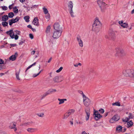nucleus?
<instances>
[{
    "label": "nucleus",
    "instance_id": "obj_1",
    "mask_svg": "<svg viewBox=\"0 0 134 134\" xmlns=\"http://www.w3.org/2000/svg\"><path fill=\"white\" fill-rule=\"evenodd\" d=\"M6 33L9 35L12 39H14L15 40H17L18 39V35L20 34L21 32L18 30H15L14 32L13 30H11L7 31Z\"/></svg>",
    "mask_w": 134,
    "mask_h": 134
},
{
    "label": "nucleus",
    "instance_id": "obj_2",
    "mask_svg": "<svg viewBox=\"0 0 134 134\" xmlns=\"http://www.w3.org/2000/svg\"><path fill=\"white\" fill-rule=\"evenodd\" d=\"M123 74L126 76L134 78V70L132 69L126 70L123 73Z\"/></svg>",
    "mask_w": 134,
    "mask_h": 134
},
{
    "label": "nucleus",
    "instance_id": "obj_3",
    "mask_svg": "<svg viewBox=\"0 0 134 134\" xmlns=\"http://www.w3.org/2000/svg\"><path fill=\"white\" fill-rule=\"evenodd\" d=\"M124 54V51L122 49L120 48H115V55L116 56H120Z\"/></svg>",
    "mask_w": 134,
    "mask_h": 134
},
{
    "label": "nucleus",
    "instance_id": "obj_4",
    "mask_svg": "<svg viewBox=\"0 0 134 134\" xmlns=\"http://www.w3.org/2000/svg\"><path fill=\"white\" fill-rule=\"evenodd\" d=\"M62 32V30H55L53 33V37L54 38H58L60 36Z\"/></svg>",
    "mask_w": 134,
    "mask_h": 134
},
{
    "label": "nucleus",
    "instance_id": "obj_5",
    "mask_svg": "<svg viewBox=\"0 0 134 134\" xmlns=\"http://www.w3.org/2000/svg\"><path fill=\"white\" fill-rule=\"evenodd\" d=\"M94 119L96 120H98L102 117V116L97 111L94 110Z\"/></svg>",
    "mask_w": 134,
    "mask_h": 134
},
{
    "label": "nucleus",
    "instance_id": "obj_6",
    "mask_svg": "<svg viewBox=\"0 0 134 134\" xmlns=\"http://www.w3.org/2000/svg\"><path fill=\"white\" fill-rule=\"evenodd\" d=\"M83 103L85 106L87 107L90 104V101L89 99L87 97L83 96Z\"/></svg>",
    "mask_w": 134,
    "mask_h": 134
},
{
    "label": "nucleus",
    "instance_id": "obj_7",
    "mask_svg": "<svg viewBox=\"0 0 134 134\" xmlns=\"http://www.w3.org/2000/svg\"><path fill=\"white\" fill-rule=\"evenodd\" d=\"M68 7L70 8V13L72 17H74L75 16V14L72 11V8L73 7L72 3V2H70L69 3L68 5Z\"/></svg>",
    "mask_w": 134,
    "mask_h": 134
},
{
    "label": "nucleus",
    "instance_id": "obj_8",
    "mask_svg": "<svg viewBox=\"0 0 134 134\" xmlns=\"http://www.w3.org/2000/svg\"><path fill=\"white\" fill-rule=\"evenodd\" d=\"M97 3L102 10H104L105 9L104 6L105 4L103 2V0H98L97 1Z\"/></svg>",
    "mask_w": 134,
    "mask_h": 134
},
{
    "label": "nucleus",
    "instance_id": "obj_9",
    "mask_svg": "<svg viewBox=\"0 0 134 134\" xmlns=\"http://www.w3.org/2000/svg\"><path fill=\"white\" fill-rule=\"evenodd\" d=\"M16 122L14 121H13L10 123L9 126V128L10 129H14V131H16L17 129L16 127Z\"/></svg>",
    "mask_w": 134,
    "mask_h": 134
},
{
    "label": "nucleus",
    "instance_id": "obj_10",
    "mask_svg": "<svg viewBox=\"0 0 134 134\" xmlns=\"http://www.w3.org/2000/svg\"><path fill=\"white\" fill-rule=\"evenodd\" d=\"M120 119L119 117L117 115H115L109 120L110 123H113L114 121H116Z\"/></svg>",
    "mask_w": 134,
    "mask_h": 134
},
{
    "label": "nucleus",
    "instance_id": "obj_11",
    "mask_svg": "<svg viewBox=\"0 0 134 134\" xmlns=\"http://www.w3.org/2000/svg\"><path fill=\"white\" fill-rule=\"evenodd\" d=\"M19 20L18 17H16L15 19H12L9 21V24L10 26H11L13 24L17 22Z\"/></svg>",
    "mask_w": 134,
    "mask_h": 134
},
{
    "label": "nucleus",
    "instance_id": "obj_12",
    "mask_svg": "<svg viewBox=\"0 0 134 134\" xmlns=\"http://www.w3.org/2000/svg\"><path fill=\"white\" fill-rule=\"evenodd\" d=\"M133 117L132 114L131 113H129L128 117H126L123 118L122 119V121L124 122H126L130 119L133 118Z\"/></svg>",
    "mask_w": 134,
    "mask_h": 134
},
{
    "label": "nucleus",
    "instance_id": "obj_13",
    "mask_svg": "<svg viewBox=\"0 0 134 134\" xmlns=\"http://www.w3.org/2000/svg\"><path fill=\"white\" fill-rule=\"evenodd\" d=\"M54 27L55 30H62L61 26L58 23H55L54 25Z\"/></svg>",
    "mask_w": 134,
    "mask_h": 134
},
{
    "label": "nucleus",
    "instance_id": "obj_14",
    "mask_svg": "<svg viewBox=\"0 0 134 134\" xmlns=\"http://www.w3.org/2000/svg\"><path fill=\"white\" fill-rule=\"evenodd\" d=\"M119 23L121 27L124 28H127L128 27V24L126 23H124L122 20L119 21Z\"/></svg>",
    "mask_w": 134,
    "mask_h": 134
},
{
    "label": "nucleus",
    "instance_id": "obj_15",
    "mask_svg": "<svg viewBox=\"0 0 134 134\" xmlns=\"http://www.w3.org/2000/svg\"><path fill=\"white\" fill-rule=\"evenodd\" d=\"M77 40L78 42L79 45L81 47H82L83 46V43L82 41L81 37L79 36L77 37Z\"/></svg>",
    "mask_w": 134,
    "mask_h": 134
},
{
    "label": "nucleus",
    "instance_id": "obj_16",
    "mask_svg": "<svg viewBox=\"0 0 134 134\" xmlns=\"http://www.w3.org/2000/svg\"><path fill=\"white\" fill-rule=\"evenodd\" d=\"M32 23L34 25L36 26H38L39 25L38 19L37 17L35 18H34L32 22Z\"/></svg>",
    "mask_w": 134,
    "mask_h": 134
},
{
    "label": "nucleus",
    "instance_id": "obj_17",
    "mask_svg": "<svg viewBox=\"0 0 134 134\" xmlns=\"http://www.w3.org/2000/svg\"><path fill=\"white\" fill-rule=\"evenodd\" d=\"M100 22L99 21L98 18H96L94 21V23L93 25L94 27L96 26H99Z\"/></svg>",
    "mask_w": 134,
    "mask_h": 134
},
{
    "label": "nucleus",
    "instance_id": "obj_18",
    "mask_svg": "<svg viewBox=\"0 0 134 134\" xmlns=\"http://www.w3.org/2000/svg\"><path fill=\"white\" fill-rule=\"evenodd\" d=\"M18 56V54L17 52L15 53L14 55H12L9 58V59L12 61L15 60Z\"/></svg>",
    "mask_w": 134,
    "mask_h": 134
},
{
    "label": "nucleus",
    "instance_id": "obj_19",
    "mask_svg": "<svg viewBox=\"0 0 134 134\" xmlns=\"http://www.w3.org/2000/svg\"><path fill=\"white\" fill-rule=\"evenodd\" d=\"M126 122H127L126 127L127 128L131 127L133 125V123L132 120L128 121Z\"/></svg>",
    "mask_w": 134,
    "mask_h": 134
},
{
    "label": "nucleus",
    "instance_id": "obj_20",
    "mask_svg": "<svg viewBox=\"0 0 134 134\" xmlns=\"http://www.w3.org/2000/svg\"><path fill=\"white\" fill-rule=\"evenodd\" d=\"M122 126L119 125L117 126L116 128V131L117 132L120 133L122 131Z\"/></svg>",
    "mask_w": 134,
    "mask_h": 134
},
{
    "label": "nucleus",
    "instance_id": "obj_21",
    "mask_svg": "<svg viewBox=\"0 0 134 134\" xmlns=\"http://www.w3.org/2000/svg\"><path fill=\"white\" fill-rule=\"evenodd\" d=\"M8 19V16L7 15H4L2 16V19L3 21H6Z\"/></svg>",
    "mask_w": 134,
    "mask_h": 134
},
{
    "label": "nucleus",
    "instance_id": "obj_22",
    "mask_svg": "<svg viewBox=\"0 0 134 134\" xmlns=\"http://www.w3.org/2000/svg\"><path fill=\"white\" fill-rule=\"evenodd\" d=\"M58 100L59 101V104H62L65 101H66V99H60L59 98L58 99Z\"/></svg>",
    "mask_w": 134,
    "mask_h": 134
},
{
    "label": "nucleus",
    "instance_id": "obj_23",
    "mask_svg": "<svg viewBox=\"0 0 134 134\" xmlns=\"http://www.w3.org/2000/svg\"><path fill=\"white\" fill-rule=\"evenodd\" d=\"M86 114L87 116H86V121H87L88 120L90 116V112L89 111L88 112H87L86 111Z\"/></svg>",
    "mask_w": 134,
    "mask_h": 134
},
{
    "label": "nucleus",
    "instance_id": "obj_24",
    "mask_svg": "<svg viewBox=\"0 0 134 134\" xmlns=\"http://www.w3.org/2000/svg\"><path fill=\"white\" fill-rule=\"evenodd\" d=\"M20 70H19L17 72H16V78L18 80H20V78L19 77V73H20Z\"/></svg>",
    "mask_w": 134,
    "mask_h": 134
},
{
    "label": "nucleus",
    "instance_id": "obj_25",
    "mask_svg": "<svg viewBox=\"0 0 134 134\" xmlns=\"http://www.w3.org/2000/svg\"><path fill=\"white\" fill-rule=\"evenodd\" d=\"M14 16V14L13 13L10 12L8 14V16L10 18H12Z\"/></svg>",
    "mask_w": 134,
    "mask_h": 134
},
{
    "label": "nucleus",
    "instance_id": "obj_26",
    "mask_svg": "<svg viewBox=\"0 0 134 134\" xmlns=\"http://www.w3.org/2000/svg\"><path fill=\"white\" fill-rule=\"evenodd\" d=\"M24 19L25 20V21L27 22H29V19L30 18V17L29 16H27L24 17Z\"/></svg>",
    "mask_w": 134,
    "mask_h": 134
},
{
    "label": "nucleus",
    "instance_id": "obj_27",
    "mask_svg": "<svg viewBox=\"0 0 134 134\" xmlns=\"http://www.w3.org/2000/svg\"><path fill=\"white\" fill-rule=\"evenodd\" d=\"M13 11L15 13H18V9L16 7H15L13 8Z\"/></svg>",
    "mask_w": 134,
    "mask_h": 134
},
{
    "label": "nucleus",
    "instance_id": "obj_28",
    "mask_svg": "<svg viewBox=\"0 0 134 134\" xmlns=\"http://www.w3.org/2000/svg\"><path fill=\"white\" fill-rule=\"evenodd\" d=\"M4 21L2 23V25L4 27H5L7 26L8 25V23L6 21Z\"/></svg>",
    "mask_w": 134,
    "mask_h": 134
},
{
    "label": "nucleus",
    "instance_id": "obj_29",
    "mask_svg": "<svg viewBox=\"0 0 134 134\" xmlns=\"http://www.w3.org/2000/svg\"><path fill=\"white\" fill-rule=\"evenodd\" d=\"M99 26H96L94 27V25H93L92 30L94 31H97L98 30Z\"/></svg>",
    "mask_w": 134,
    "mask_h": 134
},
{
    "label": "nucleus",
    "instance_id": "obj_30",
    "mask_svg": "<svg viewBox=\"0 0 134 134\" xmlns=\"http://www.w3.org/2000/svg\"><path fill=\"white\" fill-rule=\"evenodd\" d=\"M75 111V110L74 109H71L70 110L69 112L67 113L68 114L70 115L72 113H74Z\"/></svg>",
    "mask_w": 134,
    "mask_h": 134
},
{
    "label": "nucleus",
    "instance_id": "obj_31",
    "mask_svg": "<svg viewBox=\"0 0 134 134\" xmlns=\"http://www.w3.org/2000/svg\"><path fill=\"white\" fill-rule=\"evenodd\" d=\"M43 12L45 14H46L48 13V11L47 10V9L46 8L44 7L43 8Z\"/></svg>",
    "mask_w": 134,
    "mask_h": 134
},
{
    "label": "nucleus",
    "instance_id": "obj_32",
    "mask_svg": "<svg viewBox=\"0 0 134 134\" xmlns=\"http://www.w3.org/2000/svg\"><path fill=\"white\" fill-rule=\"evenodd\" d=\"M116 105V106H120V103L119 102H116L115 103H113L112 104L113 105Z\"/></svg>",
    "mask_w": 134,
    "mask_h": 134
},
{
    "label": "nucleus",
    "instance_id": "obj_33",
    "mask_svg": "<svg viewBox=\"0 0 134 134\" xmlns=\"http://www.w3.org/2000/svg\"><path fill=\"white\" fill-rule=\"evenodd\" d=\"M36 63H34L33 64H32L31 65L29 66L27 68V69L26 70L25 72H26L27 70L29 68H31L32 66L34 65H35Z\"/></svg>",
    "mask_w": 134,
    "mask_h": 134
},
{
    "label": "nucleus",
    "instance_id": "obj_34",
    "mask_svg": "<svg viewBox=\"0 0 134 134\" xmlns=\"http://www.w3.org/2000/svg\"><path fill=\"white\" fill-rule=\"evenodd\" d=\"M59 77L58 76L55 77L53 79V81L55 82H57L58 81Z\"/></svg>",
    "mask_w": 134,
    "mask_h": 134
},
{
    "label": "nucleus",
    "instance_id": "obj_35",
    "mask_svg": "<svg viewBox=\"0 0 134 134\" xmlns=\"http://www.w3.org/2000/svg\"><path fill=\"white\" fill-rule=\"evenodd\" d=\"M1 7L2 9L4 10H6L8 9V7L5 6H1Z\"/></svg>",
    "mask_w": 134,
    "mask_h": 134
},
{
    "label": "nucleus",
    "instance_id": "obj_36",
    "mask_svg": "<svg viewBox=\"0 0 134 134\" xmlns=\"http://www.w3.org/2000/svg\"><path fill=\"white\" fill-rule=\"evenodd\" d=\"M34 129L33 128H28L27 129V131L29 132H31Z\"/></svg>",
    "mask_w": 134,
    "mask_h": 134
},
{
    "label": "nucleus",
    "instance_id": "obj_37",
    "mask_svg": "<svg viewBox=\"0 0 134 134\" xmlns=\"http://www.w3.org/2000/svg\"><path fill=\"white\" fill-rule=\"evenodd\" d=\"M63 68L62 67H61L60 68L57 70L56 72L57 73H58L60 72L63 69Z\"/></svg>",
    "mask_w": 134,
    "mask_h": 134
},
{
    "label": "nucleus",
    "instance_id": "obj_38",
    "mask_svg": "<svg viewBox=\"0 0 134 134\" xmlns=\"http://www.w3.org/2000/svg\"><path fill=\"white\" fill-rule=\"evenodd\" d=\"M47 15L46 16V18L47 19L48 21L50 19V16L49 13L47 14Z\"/></svg>",
    "mask_w": 134,
    "mask_h": 134
},
{
    "label": "nucleus",
    "instance_id": "obj_39",
    "mask_svg": "<svg viewBox=\"0 0 134 134\" xmlns=\"http://www.w3.org/2000/svg\"><path fill=\"white\" fill-rule=\"evenodd\" d=\"M37 115L40 117H42L44 115V114L43 113H41L37 114Z\"/></svg>",
    "mask_w": 134,
    "mask_h": 134
},
{
    "label": "nucleus",
    "instance_id": "obj_40",
    "mask_svg": "<svg viewBox=\"0 0 134 134\" xmlns=\"http://www.w3.org/2000/svg\"><path fill=\"white\" fill-rule=\"evenodd\" d=\"M99 111L101 113L103 114L104 112V109H101L99 110Z\"/></svg>",
    "mask_w": 134,
    "mask_h": 134
},
{
    "label": "nucleus",
    "instance_id": "obj_41",
    "mask_svg": "<svg viewBox=\"0 0 134 134\" xmlns=\"http://www.w3.org/2000/svg\"><path fill=\"white\" fill-rule=\"evenodd\" d=\"M41 71H40L38 74H34L33 75V77H35L38 76L41 72Z\"/></svg>",
    "mask_w": 134,
    "mask_h": 134
},
{
    "label": "nucleus",
    "instance_id": "obj_42",
    "mask_svg": "<svg viewBox=\"0 0 134 134\" xmlns=\"http://www.w3.org/2000/svg\"><path fill=\"white\" fill-rule=\"evenodd\" d=\"M69 115H69L68 114L67 115L66 114H65L64 116V119H65L67 118L69 116Z\"/></svg>",
    "mask_w": 134,
    "mask_h": 134
},
{
    "label": "nucleus",
    "instance_id": "obj_43",
    "mask_svg": "<svg viewBox=\"0 0 134 134\" xmlns=\"http://www.w3.org/2000/svg\"><path fill=\"white\" fill-rule=\"evenodd\" d=\"M4 62V61L2 59H0V64H3Z\"/></svg>",
    "mask_w": 134,
    "mask_h": 134
},
{
    "label": "nucleus",
    "instance_id": "obj_44",
    "mask_svg": "<svg viewBox=\"0 0 134 134\" xmlns=\"http://www.w3.org/2000/svg\"><path fill=\"white\" fill-rule=\"evenodd\" d=\"M29 36H30V38L31 39H33V36L32 34H30Z\"/></svg>",
    "mask_w": 134,
    "mask_h": 134
},
{
    "label": "nucleus",
    "instance_id": "obj_45",
    "mask_svg": "<svg viewBox=\"0 0 134 134\" xmlns=\"http://www.w3.org/2000/svg\"><path fill=\"white\" fill-rule=\"evenodd\" d=\"M49 94V92H46L43 95V97H44L47 95L48 94Z\"/></svg>",
    "mask_w": 134,
    "mask_h": 134
},
{
    "label": "nucleus",
    "instance_id": "obj_46",
    "mask_svg": "<svg viewBox=\"0 0 134 134\" xmlns=\"http://www.w3.org/2000/svg\"><path fill=\"white\" fill-rule=\"evenodd\" d=\"M35 51H33L31 52V54L32 55H34L35 54Z\"/></svg>",
    "mask_w": 134,
    "mask_h": 134
},
{
    "label": "nucleus",
    "instance_id": "obj_47",
    "mask_svg": "<svg viewBox=\"0 0 134 134\" xmlns=\"http://www.w3.org/2000/svg\"><path fill=\"white\" fill-rule=\"evenodd\" d=\"M76 123L77 124H82V122L81 121H77Z\"/></svg>",
    "mask_w": 134,
    "mask_h": 134
},
{
    "label": "nucleus",
    "instance_id": "obj_48",
    "mask_svg": "<svg viewBox=\"0 0 134 134\" xmlns=\"http://www.w3.org/2000/svg\"><path fill=\"white\" fill-rule=\"evenodd\" d=\"M27 26L28 28H30L31 29H32V26L30 25H28Z\"/></svg>",
    "mask_w": 134,
    "mask_h": 134
},
{
    "label": "nucleus",
    "instance_id": "obj_49",
    "mask_svg": "<svg viewBox=\"0 0 134 134\" xmlns=\"http://www.w3.org/2000/svg\"><path fill=\"white\" fill-rule=\"evenodd\" d=\"M10 45L11 47H14L16 45V44H10Z\"/></svg>",
    "mask_w": 134,
    "mask_h": 134
},
{
    "label": "nucleus",
    "instance_id": "obj_50",
    "mask_svg": "<svg viewBox=\"0 0 134 134\" xmlns=\"http://www.w3.org/2000/svg\"><path fill=\"white\" fill-rule=\"evenodd\" d=\"M81 134H87V133H86L85 131H83L82 132Z\"/></svg>",
    "mask_w": 134,
    "mask_h": 134
},
{
    "label": "nucleus",
    "instance_id": "obj_51",
    "mask_svg": "<svg viewBox=\"0 0 134 134\" xmlns=\"http://www.w3.org/2000/svg\"><path fill=\"white\" fill-rule=\"evenodd\" d=\"M25 0H20V1L21 3H23L25 1Z\"/></svg>",
    "mask_w": 134,
    "mask_h": 134
},
{
    "label": "nucleus",
    "instance_id": "obj_52",
    "mask_svg": "<svg viewBox=\"0 0 134 134\" xmlns=\"http://www.w3.org/2000/svg\"><path fill=\"white\" fill-rule=\"evenodd\" d=\"M4 75V74L3 73H0V76L1 77L3 75Z\"/></svg>",
    "mask_w": 134,
    "mask_h": 134
},
{
    "label": "nucleus",
    "instance_id": "obj_53",
    "mask_svg": "<svg viewBox=\"0 0 134 134\" xmlns=\"http://www.w3.org/2000/svg\"><path fill=\"white\" fill-rule=\"evenodd\" d=\"M9 9H12V7H11L10 5H9Z\"/></svg>",
    "mask_w": 134,
    "mask_h": 134
},
{
    "label": "nucleus",
    "instance_id": "obj_54",
    "mask_svg": "<svg viewBox=\"0 0 134 134\" xmlns=\"http://www.w3.org/2000/svg\"><path fill=\"white\" fill-rule=\"evenodd\" d=\"M31 29L33 31H36V29H33L32 28V29Z\"/></svg>",
    "mask_w": 134,
    "mask_h": 134
},
{
    "label": "nucleus",
    "instance_id": "obj_55",
    "mask_svg": "<svg viewBox=\"0 0 134 134\" xmlns=\"http://www.w3.org/2000/svg\"><path fill=\"white\" fill-rule=\"evenodd\" d=\"M51 58H50L49 59L48 61V63H49L51 62Z\"/></svg>",
    "mask_w": 134,
    "mask_h": 134
},
{
    "label": "nucleus",
    "instance_id": "obj_56",
    "mask_svg": "<svg viewBox=\"0 0 134 134\" xmlns=\"http://www.w3.org/2000/svg\"><path fill=\"white\" fill-rule=\"evenodd\" d=\"M70 124H71V125H73V122L72 121H70Z\"/></svg>",
    "mask_w": 134,
    "mask_h": 134
},
{
    "label": "nucleus",
    "instance_id": "obj_57",
    "mask_svg": "<svg viewBox=\"0 0 134 134\" xmlns=\"http://www.w3.org/2000/svg\"><path fill=\"white\" fill-rule=\"evenodd\" d=\"M11 7H12L14 5V4L13 3L12 4H11V5H10Z\"/></svg>",
    "mask_w": 134,
    "mask_h": 134
},
{
    "label": "nucleus",
    "instance_id": "obj_58",
    "mask_svg": "<svg viewBox=\"0 0 134 134\" xmlns=\"http://www.w3.org/2000/svg\"><path fill=\"white\" fill-rule=\"evenodd\" d=\"M11 7H12L14 5V4L13 3L12 4H11V5H10Z\"/></svg>",
    "mask_w": 134,
    "mask_h": 134
},
{
    "label": "nucleus",
    "instance_id": "obj_59",
    "mask_svg": "<svg viewBox=\"0 0 134 134\" xmlns=\"http://www.w3.org/2000/svg\"><path fill=\"white\" fill-rule=\"evenodd\" d=\"M133 13H134V9H133V10H132V12H131V13H132V14H133Z\"/></svg>",
    "mask_w": 134,
    "mask_h": 134
},
{
    "label": "nucleus",
    "instance_id": "obj_60",
    "mask_svg": "<svg viewBox=\"0 0 134 134\" xmlns=\"http://www.w3.org/2000/svg\"><path fill=\"white\" fill-rule=\"evenodd\" d=\"M108 113H105V116L106 117V116H107L108 115Z\"/></svg>",
    "mask_w": 134,
    "mask_h": 134
},
{
    "label": "nucleus",
    "instance_id": "obj_61",
    "mask_svg": "<svg viewBox=\"0 0 134 134\" xmlns=\"http://www.w3.org/2000/svg\"><path fill=\"white\" fill-rule=\"evenodd\" d=\"M78 66V65L77 64H76L74 65V66L75 67H77Z\"/></svg>",
    "mask_w": 134,
    "mask_h": 134
},
{
    "label": "nucleus",
    "instance_id": "obj_62",
    "mask_svg": "<svg viewBox=\"0 0 134 134\" xmlns=\"http://www.w3.org/2000/svg\"><path fill=\"white\" fill-rule=\"evenodd\" d=\"M48 29H49V30L50 29V26H49L48 27Z\"/></svg>",
    "mask_w": 134,
    "mask_h": 134
},
{
    "label": "nucleus",
    "instance_id": "obj_63",
    "mask_svg": "<svg viewBox=\"0 0 134 134\" xmlns=\"http://www.w3.org/2000/svg\"><path fill=\"white\" fill-rule=\"evenodd\" d=\"M40 65H39L38 70H39L40 69Z\"/></svg>",
    "mask_w": 134,
    "mask_h": 134
},
{
    "label": "nucleus",
    "instance_id": "obj_64",
    "mask_svg": "<svg viewBox=\"0 0 134 134\" xmlns=\"http://www.w3.org/2000/svg\"><path fill=\"white\" fill-rule=\"evenodd\" d=\"M2 69V67L0 66V70H1Z\"/></svg>",
    "mask_w": 134,
    "mask_h": 134
}]
</instances>
